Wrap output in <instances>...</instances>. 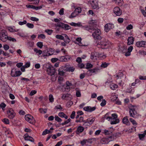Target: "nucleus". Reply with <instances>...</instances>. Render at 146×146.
Returning <instances> with one entry per match:
<instances>
[{
    "instance_id": "obj_1",
    "label": "nucleus",
    "mask_w": 146,
    "mask_h": 146,
    "mask_svg": "<svg viewBox=\"0 0 146 146\" xmlns=\"http://www.w3.org/2000/svg\"><path fill=\"white\" fill-rule=\"evenodd\" d=\"M93 33L92 36L95 39L100 40L101 39V32L99 29H93Z\"/></svg>"
},
{
    "instance_id": "obj_2",
    "label": "nucleus",
    "mask_w": 146,
    "mask_h": 146,
    "mask_svg": "<svg viewBox=\"0 0 146 146\" xmlns=\"http://www.w3.org/2000/svg\"><path fill=\"white\" fill-rule=\"evenodd\" d=\"M108 114L107 113L104 116V118L107 119H109L108 120L111 121L110 123L111 124H115L118 123L119 120L118 119H114L111 118V117L108 116Z\"/></svg>"
},
{
    "instance_id": "obj_3",
    "label": "nucleus",
    "mask_w": 146,
    "mask_h": 146,
    "mask_svg": "<svg viewBox=\"0 0 146 146\" xmlns=\"http://www.w3.org/2000/svg\"><path fill=\"white\" fill-rule=\"evenodd\" d=\"M7 32L5 30H2L0 31V38L1 40L3 42H5L7 40Z\"/></svg>"
},
{
    "instance_id": "obj_4",
    "label": "nucleus",
    "mask_w": 146,
    "mask_h": 146,
    "mask_svg": "<svg viewBox=\"0 0 146 146\" xmlns=\"http://www.w3.org/2000/svg\"><path fill=\"white\" fill-rule=\"evenodd\" d=\"M22 73L20 71H17L16 69L15 68H13L12 69L11 73V76L13 77L19 76Z\"/></svg>"
},
{
    "instance_id": "obj_5",
    "label": "nucleus",
    "mask_w": 146,
    "mask_h": 146,
    "mask_svg": "<svg viewBox=\"0 0 146 146\" xmlns=\"http://www.w3.org/2000/svg\"><path fill=\"white\" fill-rule=\"evenodd\" d=\"M130 116L134 118H137L139 116L134 108H130L129 109Z\"/></svg>"
},
{
    "instance_id": "obj_6",
    "label": "nucleus",
    "mask_w": 146,
    "mask_h": 146,
    "mask_svg": "<svg viewBox=\"0 0 146 146\" xmlns=\"http://www.w3.org/2000/svg\"><path fill=\"white\" fill-rule=\"evenodd\" d=\"M25 119L26 120L31 123L33 124L35 123V120L33 116L31 115H26L25 116Z\"/></svg>"
},
{
    "instance_id": "obj_7",
    "label": "nucleus",
    "mask_w": 146,
    "mask_h": 146,
    "mask_svg": "<svg viewBox=\"0 0 146 146\" xmlns=\"http://www.w3.org/2000/svg\"><path fill=\"white\" fill-rule=\"evenodd\" d=\"M8 117L9 119H12L15 115V113L13 110L11 108H9L7 111Z\"/></svg>"
},
{
    "instance_id": "obj_8",
    "label": "nucleus",
    "mask_w": 146,
    "mask_h": 146,
    "mask_svg": "<svg viewBox=\"0 0 146 146\" xmlns=\"http://www.w3.org/2000/svg\"><path fill=\"white\" fill-rule=\"evenodd\" d=\"M57 27H61L66 30H68L71 29V27L67 24L60 22L57 23Z\"/></svg>"
},
{
    "instance_id": "obj_9",
    "label": "nucleus",
    "mask_w": 146,
    "mask_h": 146,
    "mask_svg": "<svg viewBox=\"0 0 146 146\" xmlns=\"http://www.w3.org/2000/svg\"><path fill=\"white\" fill-rule=\"evenodd\" d=\"M103 56L102 54H100L96 52H93L91 53L90 58L92 60H96L97 57H101Z\"/></svg>"
},
{
    "instance_id": "obj_10",
    "label": "nucleus",
    "mask_w": 146,
    "mask_h": 146,
    "mask_svg": "<svg viewBox=\"0 0 146 146\" xmlns=\"http://www.w3.org/2000/svg\"><path fill=\"white\" fill-rule=\"evenodd\" d=\"M96 21L95 20H92L89 22V23L92 26L93 28H92L90 27H89L87 26H86L84 27L85 29L88 31H89L90 30L92 29H94V27H95L96 25Z\"/></svg>"
},
{
    "instance_id": "obj_11",
    "label": "nucleus",
    "mask_w": 146,
    "mask_h": 146,
    "mask_svg": "<svg viewBox=\"0 0 146 146\" xmlns=\"http://www.w3.org/2000/svg\"><path fill=\"white\" fill-rule=\"evenodd\" d=\"M47 72L48 75L52 76L54 74L55 72V70L53 66H49L47 69Z\"/></svg>"
},
{
    "instance_id": "obj_12",
    "label": "nucleus",
    "mask_w": 146,
    "mask_h": 146,
    "mask_svg": "<svg viewBox=\"0 0 146 146\" xmlns=\"http://www.w3.org/2000/svg\"><path fill=\"white\" fill-rule=\"evenodd\" d=\"M114 27V25L110 23L106 24L104 26V30L106 32H108L111 29Z\"/></svg>"
},
{
    "instance_id": "obj_13",
    "label": "nucleus",
    "mask_w": 146,
    "mask_h": 146,
    "mask_svg": "<svg viewBox=\"0 0 146 146\" xmlns=\"http://www.w3.org/2000/svg\"><path fill=\"white\" fill-rule=\"evenodd\" d=\"M121 135V133L119 132H117L114 133L110 136L108 137L109 139H110L111 140H113L116 139L117 137H120Z\"/></svg>"
},
{
    "instance_id": "obj_14",
    "label": "nucleus",
    "mask_w": 146,
    "mask_h": 146,
    "mask_svg": "<svg viewBox=\"0 0 146 146\" xmlns=\"http://www.w3.org/2000/svg\"><path fill=\"white\" fill-rule=\"evenodd\" d=\"M113 12L117 16H120L122 14V11L119 7H115L113 10Z\"/></svg>"
},
{
    "instance_id": "obj_15",
    "label": "nucleus",
    "mask_w": 146,
    "mask_h": 146,
    "mask_svg": "<svg viewBox=\"0 0 146 146\" xmlns=\"http://www.w3.org/2000/svg\"><path fill=\"white\" fill-rule=\"evenodd\" d=\"M136 46L137 47H146V41H141L137 42L136 43Z\"/></svg>"
},
{
    "instance_id": "obj_16",
    "label": "nucleus",
    "mask_w": 146,
    "mask_h": 146,
    "mask_svg": "<svg viewBox=\"0 0 146 146\" xmlns=\"http://www.w3.org/2000/svg\"><path fill=\"white\" fill-rule=\"evenodd\" d=\"M100 44L102 48H104V47L106 48H108L109 46V44L108 42H107V40H104L101 41Z\"/></svg>"
},
{
    "instance_id": "obj_17",
    "label": "nucleus",
    "mask_w": 146,
    "mask_h": 146,
    "mask_svg": "<svg viewBox=\"0 0 146 146\" xmlns=\"http://www.w3.org/2000/svg\"><path fill=\"white\" fill-rule=\"evenodd\" d=\"M96 109L95 107H91L90 106H86L84 108V110L86 111L91 112L92 111H94Z\"/></svg>"
},
{
    "instance_id": "obj_18",
    "label": "nucleus",
    "mask_w": 146,
    "mask_h": 146,
    "mask_svg": "<svg viewBox=\"0 0 146 146\" xmlns=\"http://www.w3.org/2000/svg\"><path fill=\"white\" fill-rule=\"evenodd\" d=\"M98 69L96 68L91 69L88 71L86 72V74L88 76H91L93 73H95L98 71Z\"/></svg>"
},
{
    "instance_id": "obj_19",
    "label": "nucleus",
    "mask_w": 146,
    "mask_h": 146,
    "mask_svg": "<svg viewBox=\"0 0 146 146\" xmlns=\"http://www.w3.org/2000/svg\"><path fill=\"white\" fill-rule=\"evenodd\" d=\"M133 49V47L131 46H130L127 49V52L125 54V55L126 56H130L131 54V52Z\"/></svg>"
},
{
    "instance_id": "obj_20",
    "label": "nucleus",
    "mask_w": 146,
    "mask_h": 146,
    "mask_svg": "<svg viewBox=\"0 0 146 146\" xmlns=\"http://www.w3.org/2000/svg\"><path fill=\"white\" fill-rule=\"evenodd\" d=\"M122 122L124 124L126 125H129L130 124L127 116L125 117L123 119Z\"/></svg>"
},
{
    "instance_id": "obj_21",
    "label": "nucleus",
    "mask_w": 146,
    "mask_h": 146,
    "mask_svg": "<svg viewBox=\"0 0 146 146\" xmlns=\"http://www.w3.org/2000/svg\"><path fill=\"white\" fill-rule=\"evenodd\" d=\"M84 128L81 126H79L77 128V130L76 131V133L77 134H79V133L82 132L84 130Z\"/></svg>"
},
{
    "instance_id": "obj_22",
    "label": "nucleus",
    "mask_w": 146,
    "mask_h": 146,
    "mask_svg": "<svg viewBox=\"0 0 146 146\" xmlns=\"http://www.w3.org/2000/svg\"><path fill=\"white\" fill-rule=\"evenodd\" d=\"M127 40L128 42L127 44L128 45H130V44H133L134 41V38L132 36L129 37H128Z\"/></svg>"
},
{
    "instance_id": "obj_23",
    "label": "nucleus",
    "mask_w": 146,
    "mask_h": 146,
    "mask_svg": "<svg viewBox=\"0 0 146 146\" xmlns=\"http://www.w3.org/2000/svg\"><path fill=\"white\" fill-rule=\"evenodd\" d=\"M109 139L108 138H103L101 139L100 142L103 144H108L110 141L108 140Z\"/></svg>"
},
{
    "instance_id": "obj_24",
    "label": "nucleus",
    "mask_w": 146,
    "mask_h": 146,
    "mask_svg": "<svg viewBox=\"0 0 146 146\" xmlns=\"http://www.w3.org/2000/svg\"><path fill=\"white\" fill-rule=\"evenodd\" d=\"M58 74L60 76H63L65 73V70H63L62 68H59L58 70Z\"/></svg>"
},
{
    "instance_id": "obj_25",
    "label": "nucleus",
    "mask_w": 146,
    "mask_h": 146,
    "mask_svg": "<svg viewBox=\"0 0 146 146\" xmlns=\"http://www.w3.org/2000/svg\"><path fill=\"white\" fill-rule=\"evenodd\" d=\"M95 120L94 118H89L87 119L86 121V123H88L90 124H92Z\"/></svg>"
},
{
    "instance_id": "obj_26",
    "label": "nucleus",
    "mask_w": 146,
    "mask_h": 146,
    "mask_svg": "<svg viewBox=\"0 0 146 146\" xmlns=\"http://www.w3.org/2000/svg\"><path fill=\"white\" fill-rule=\"evenodd\" d=\"M86 121L84 120V118L82 117H80L79 120H76V123L80 122L81 123L82 122H84L85 123H86Z\"/></svg>"
},
{
    "instance_id": "obj_27",
    "label": "nucleus",
    "mask_w": 146,
    "mask_h": 146,
    "mask_svg": "<svg viewBox=\"0 0 146 146\" xmlns=\"http://www.w3.org/2000/svg\"><path fill=\"white\" fill-rule=\"evenodd\" d=\"M54 52V51L53 50L51 49H50L46 53V56H50L52 54H53Z\"/></svg>"
},
{
    "instance_id": "obj_28",
    "label": "nucleus",
    "mask_w": 146,
    "mask_h": 146,
    "mask_svg": "<svg viewBox=\"0 0 146 146\" xmlns=\"http://www.w3.org/2000/svg\"><path fill=\"white\" fill-rule=\"evenodd\" d=\"M91 5L93 9H96L98 7V6L96 3H95L94 1H92L91 3Z\"/></svg>"
},
{
    "instance_id": "obj_29",
    "label": "nucleus",
    "mask_w": 146,
    "mask_h": 146,
    "mask_svg": "<svg viewBox=\"0 0 146 146\" xmlns=\"http://www.w3.org/2000/svg\"><path fill=\"white\" fill-rule=\"evenodd\" d=\"M70 96H71V95L69 94H64L62 95V98L63 100H64L66 98H68L70 97Z\"/></svg>"
},
{
    "instance_id": "obj_30",
    "label": "nucleus",
    "mask_w": 146,
    "mask_h": 146,
    "mask_svg": "<svg viewBox=\"0 0 146 146\" xmlns=\"http://www.w3.org/2000/svg\"><path fill=\"white\" fill-rule=\"evenodd\" d=\"M34 51L36 53H38V55H40L42 53V51L40 50H38L36 48H35L34 49Z\"/></svg>"
},
{
    "instance_id": "obj_31",
    "label": "nucleus",
    "mask_w": 146,
    "mask_h": 146,
    "mask_svg": "<svg viewBox=\"0 0 146 146\" xmlns=\"http://www.w3.org/2000/svg\"><path fill=\"white\" fill-rule=\"evenodd\" d=\"M78 13H77L76 12H75V11L73 12L71 15L69 16V18H72L76 17Z\"/></svg>"
},
{
    "instance_id": "obj_32",
    "label": "nucleus",
    "mask_w": 146,
    "mask_h": 146,
    "mask_svg": "<svg viewBox=\"0 0 146 146\" xmlns=\"http://www.w3.org/2000/svg\"><path fill=\"white\" fill-rule=\"evenodd\" d=\"M56 38L59 39L64 40V36L61 35H57L56 36Z\"/></svg>"
},
{
    "instance_id": "obj_33",
    "label": "nucleus",
    "mask_w": 146,
    "mask_h": 146,
    "mask_svg": "<svg viewBox=\"0 0 146 146\" xmlns=\"http://www.w3.org/2000/svg\"><path fill=\"white\" fill-rule=\"evenodd\" d=\"M113 131H110V130H108L106 129L104 130V133L105 135H108L111 134Z\"/></svg>"
},
{
    "instance_id": "obj_34",
    "label": "nucleus",
    "mask_w": 146,
    "mask_h": 146,
    "mask_svg": "<svg viewBox=\"0 0 146 146\" xmlns=\"http://www.w3.org/2000/svg\"><path fill=\"white\" fill-rule=\"evenodd\" d=\"M8 30L11 32H16L17 31H17L15 29L11 27H8Z\"/></svg>"
},
{
    "instance_id": "obj_35",
    "label": "nucleus",
    "mask_w": 146,
    "mask_h": 146,
    "mask_svg": "<svg viewBox=\"0 0 146 146\" xmlns=\"http://www.w3.org/2000/svg\"><path fill=\"white\" fill-rule=\"evenodd\" d=\"M67 60V59L66 58L65 56H61L60 58V60L61 61L66 62V61Z\"/></svg>"
},
{
    "instance_id": "obj_36",
    "label": "nucleus",
    "mask_w": 146,
    "mask_h": 146,
    "mask_svg": "<svg viewBox=\"0 0 146 146\" xmlns=\"http://www.w3.org/2000/svg\"><path fill=\"white\" fill-rule=\"evenodd\" d=\"M39 111L41 113H46L47 110L46 109H43L40 108L39 109Z\"/></svg>"
},
{
    "instance_id": "obj_37",
    "label": "nucleus",
    "mask_w": 146,
    "mask_h": 146,
    "mask_svg": "<svg viewBox=\"0 0 146 146\" xmlns=\"http://www.w3.org/2000/svg\"><path fill=\"white\" fill-rule=\"evenodd\" d=\"M63 78L61 77H59L58 79V81L59 84L61 85L62 84V82L63 80Z\"/></svg>"
},
{
    "instance_id": "obj_38",
    "label": "nucleus",
    "mask_w": 146,
    "mask_h": 146,
    "mask_svg": "<svg viewBox=\"0 0 146 146\" xmlns=\"http://www.w3.org/2000/svg\"><path fill=\"white\" fill-rule=\"evenodd\" d=\"M51 131L50 130H49L47 129H46L43 131L42 133V135H45L49 133Z\"/></svg>"
},
{
    "instance_id": "obj_39",
    "label": "nucleus",
    "mask_w": 146,
    "mask_h": 146,
    "mask_svg": "<svg viewBox=\"0 0 146 146\" xmlns=\"http://www.w3.org/2000/svg\"><path fill=\"white\" fill-rule=\"evenodd\" d=\"M27 26L29 28L32 29L33 28L34 25L33 24L29 23H28L26 24Z\"/></svg>"
},
{
    "instance_id": "obj_40",
    "label": "nucleus",
    "mask_w": 146,
    "mask_h": 146,
    "mask_svg": "<svg viewBox=\"0 0 146 146\" xmlns=\"http://www.w3.org/2000/svg\"><path fill=\"white\" fill-rule=\"evenodd\" d=\"M49 100L50 102H52L54 101V98L52 95L50 94L49 96Z\"/></svg>"
},
{
    "instance_id": "obj_41",
    "label": "nucleus",
    "mask_w": 146,
    "mask_h": 146,
    "mask_svg": "<svg viewBox=\"0 0 146 146\" xmlns=\"http://www.w3.org/2000/svg\"><path fill=\"white\" fill-rule=\"evenodd\" d=\"M36 44L37 46L40 48H41L43 46L42 42H38Z\"/></svg>"
},
{
    "instance_id": "obj_42",
    "label": "nucleus",
    "mask_w": 146,
    "mask_h": 146,
    "mask_svg": "<svg viewBox=\"0 0 146 146\" xmlns=\"http://www.w3.org/2000/svg\"><path fill=\"white\" fill-rule=\"evenodd\" d=\"M109 64V63H106V62L102 63L101 65V67L104 68H105L107 67Z\"/></svg>"
},
{
    "instance_id": "obj_43",
    "label": "nucleus",
    "mask_w": 146,
    "mask_h": 146,
    "mask_svg": "<svg viewBox=\"0 0 146 146\" xmlns=\"http://www.w3.org/2000/svg\"><path fill=\"white\" fill-rule=\"evenodd\" d=\"M55 119L58 122H61L62 121V119L56 115L55 117Z\"/></svg>"
},
{
    "instance_id": "obj_44",
    "label": "nucleus",
    "mask_w": 146,
    "mask_h": 146,
    "mask_svg": "<svg viewBox=\"0 0 146 146\" xmlns=\"http://www.w3.org/2000/svg\"><path fill=\"white\" fill-rule=\"evenodd\" d=\"M71 119H70L69 118L66 121H65L64 123H61V125H66L67 124L69 123L71 121Z\"/></svg>"
},
{
    "instance_id": "obj_45",
    "label": "nucleus",
    "mask_w": 146,
    "mask_h": 146,
    "mask_svg": "<svg viewBox=\"0 0 146 146\" xmlns=\"http://www.w3.org/2000/svg\"><path fill=\"white\" fill-rule=\"evenodd\" d=\"M8 40L10 41H12L13 42H15L16 41L15 39L9 36H7V40Z\"/></svg>"
},
{
    "instance_id": "obj_46",
    "label": "nucleus",
    "mask_w": 146,
    "mask_h": 146,
    "mask_svg": "<svg viewBox=\"0 0 146 146\" xmlns=\"http://www.w3.org/2000/svg\"><path fill=\"white\" fill-rule=\"evenodd\" d=\"M30 136L27 133H26L24 135V137L25 140L28 141L29 139Z\"/></svg>"
},
{
    "instance_id": "obj_47",
    "label": "nucleus",
    "mask_w": 146,
    "mask_h": 146,
    "mask_svg": "<svg viewBox=\"0 0 146 146\" xmlns=\"http://www.w3.org/2000/svg\"><path fill=\"white\" fill-rule=\"evenodd\" d=\"M118 86L116 84H113L111 86L110 88L113 90H115L117 88Z\"/></svg>"
},
{
    "instance_id": "obj_48",
    "label": "nucleus",
    "mask_w": 146,
    "mask_h": 146,
    "mask_svg": "<svg viewBox=\"0 0 146 146\" xmlns=\"http://www.w3.org/2000/svg\"><path fill=\"white\" fill-rule=\"evenodd\" d=\"M2 121L6 124H9V120L7 118H4L3 119Z\"/></svg>"
},
{
    "instance_id": "obj_49",
    "label": "nucleus",
    "mask_w": 146,
    "mask_h": 146,
    "mask_svg": "<svg viewBox=\"0 0 146 146\" xmlns=\"http://www.w3.org/2000/svg\"><path fill=\"white\" fill-rule=\"evenodd\" d=\"M93 67V65L89 63H87L86 64V68L87 69H88L89 68H92Z\"/></svg>"
},
{
    "instance_id": "obj_50",
    "label": "nucleus",
    "mask_w": 146,
    "mask_h": 146,
    "mask_svg": "<svg viewBox=\"0 0 146 146\" xmlns=\"http://www.w3.org/2000/svg\"><path fill=\"white\" fill-rule=\"evenodd\" d=\"M123 1V0H115L114 1L115 3L117 5H119Z\"/></svg>"
},
{
    "instance_id": "obj_51",
    "label": "nucleus",
    "mask_w": 146,
    "mask_h": 146,
    "mask_svg": "<svg viewBox=\"0 0 146 146\" xmlns=\"http://www.w3.org/2000/svg\"><path fill=\"white\" fill-rule=\"evenodd\" d=\"M106 101L104 99L102 100V102L101 103L100 105L102 106H104L106 104Z\"/></svg>"
},
{
    "instance_id": "obj_52",
    "label": "nucleus",
    "mask_w": 146,
    "mask_h": 146,
    "mask_svg": "<svg viewBox=\"0 0 146 146\" xmlns=\"http://www.w3.org/2000/svg\"><path fill=\"white\" fill-rule=\"evenodd\" d=\"M117 98V97L115 95H112L111 96V98L113 101H115L116 100Z\"/></svg>"
},
{
    "instance_id": "obj_53",
    "label": "nucleus",
    "mask_w": 146,
    "mask_h": 146,
    "mask_svg": "<svg viewBox=\"0 0 146 146\" xmlns=\"http://www.w3.org/2000/svg\"><path fill=\"white\" fill-rule=\"evenodd\" d=\"M73 104V102L72 101H69L67 102V106L68 107H70Z\"/></svg>"
},
{
    "instance_id": "obj_54",
    "label": "nucleus",
    "mask_w": 146,
    "mask_h": 146,
    "mask_svg": "<svg viewBox=\"0 0 146 146\" xmlns=\"http://www.w3.org/2000/svg\"><path fill=\"white\" fill-rule=\"evenodd\" d=\"M75 12H76L77 13H80L81 11V8L80 7H78L75 10Z\"/></svg>"
},
{
    "instance_id": "obj_55",
    "label": "nucleus",
    "mask_w": 146,
    "mask_h": 146,
    "mask_svg": "<svg viewBox=\"0 0 146 146\" xmlns=\"http://www.w3.org/2000/svg\"><path fill=\"white\" fill-rule=\"evenodd\" d=\"M28 1L31 2H34V3L35 4H37L39 3V0H27Z\"/></svg>"
},
{
    "instance_id": "obj_56",
    "label": "nucleus",
    "mask_w": 146,
    "mask_h": 146,
    "mask_svg": "<svg viewBox=\"0 0 146 146\" xmlns=\"http://www.w3.org/2000/svg\"><path fill=\"white\" fill-rule=\"evenodd\" d=\"M75 111H73L70 115V117L71 118L73 119L75 117Z\"/></svg>"
},
{
    "instance_id": "obj_57",
    "label": "nucleus",
    "mask_w": 146,
    "mask_h": 146,
    "mask_svg": "<svg viewBox=\"0 0 146 146\" xmlns=\"http://www.w3.org/2000/svg\"><path fill=\"white\" fill-rule=\"evenodd\" d=\"M75 70V68L73 67H70L68 68L67 71L73 72Z\"/></svg>"
},
{
    "instance_id": "obj_58",
    "label": "nucleus",
    "mask_w": 146,
    "mask_h": 146,
    "mask_svg": "<svg viewBox=\"0 0 146 146\" xmlns=\"http://www.w3.org/2000/svg\"><path fill=\"white\" fill-rule=\"evenodd\" d=\"M145 136V135L143 134H140L139 135V137L141 140H142V139Z\"/></svg>"
},
{
    "instance_id": "obj_59",
    "label": "nucleus",
    "mask_w": 146,
    "mask_h": 146,
    "mask_svg": "<svg viewBox=\"0 0 146 146\" xmlns=\"http://www.w3.org/2000/svg\"><path fill=\"white\" fill-rule=\"evenodd\" d=\"M30 19L32 21H38L39 20L38 19L34 17H31L30 18Z\"/></svg>"
},
{
    "instance_id": "obj_60",
    "label": "nucleus",
    "mask_w": 146,
    "mask_h": 146,
    "mask_svg": "<svg viewBox=\"0 0 146 146\" xmlns=\"http://www.w3.org/2000/svg\"><path fill=\"white\" fill-rule=\"evenodd\" d=\"M123 19L122 18H119L117 19V21L119 23H122L123 21Z\"/></svg>"
},
{
    "instance_id": "obj_61",
    "label": "nucleus",
    "mask_w": 146,
    "mask_h": 146,
    "mask_svg": "<svg viewBox=\"0 0 146 146\" xmlns=\"http://www.w3.org/2000/svg\"><path fill=\"white\" fill-rule=\"evenodd\" d=\"M27 23V21L26 20H24L23 22L19 21V24L21 25H23L24 24H26Z\"/></svg>"
},
{
    "instance_id": "obj_62",
    "label": "nucleus",
    "mask_w": 146,
    "mask_h": 146,
    "mask_svg": "<svg viewBox=\"0 0 146 146\" xmlns=\"http://www.w3.org/2000/svg\"><path fill=\"white\" fill-rule=\"evenodd\" d=\"M70 24L71 26L75 27L76 26H79L80 25L78 23H76L74 22H72L70 23Z\"/></svg>"
},
{
    "instance_id": "obj_63",
    "label": "nucleus",
    "mask_w": 146,
    "mask_h": 146,
    "mask_svg": "<svg viewBox=\"0 0 146 146\" xmlns=\"http://www.w3.org/2000/svg\"><path fill=\"white\" fill-rule=\"evenodd\" d=\"M111 118L114 119H116L117 118V115L115 113H113L111 115Z\"/></svg>"
},
{
    "instance_id": "obj_64",
    "label": "nucleus",
    "mask_w": 146,
    "mask_h": 146,
    "mask_svg": "<svg viewBox=\"0 0 146 146\" xmlns=\"http://www.w3.org/2000/svg\"><path fill=\"white\" fill-rule=\"evenodd\" d=\"M45 32L47 33L48 35H50L51 34L52 32V30H50L49 29H47L45 31Z\"/></svg>"
}]
</instances>
